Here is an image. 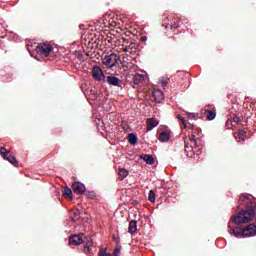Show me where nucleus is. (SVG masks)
Masks as SVG:
<instances>
[{
	"label": "nucleus",
	"mask_w": 256,
	"mask_h": 256,
	"mask_svg": "<svg viewBox=\"0 0 256 256\" xmlns=\"http://www.w3.org/2000/svg\"><path fill=\"white\" fill-rule=\"evenodd\" d=\"M253 199V195L251 194H241L239 198L240 208L243 203L246 204V210H242L239 212L234 219L230 220L228 223V232L230 235L235 236L237 239H241V237H255L256 236V226L255 224H250L245 228L241 226H233V225H241V223H249L253 217H256V203L251 202Z\"/></svg>",
	"instance_id": "1"
},
{
	"label": "nucleus",
	"mask_w": 256,
	"mask_h": 256,
	"mask_svg": "<svg viewBox=\"0 0 256 256\" xmlns=\"http://www.w3.org/2000/svg\"><path fill=\"white\" fill-rule=\"evenodd\" d=\"M51 51H53V46H51V44L42 43L36 47V55L34 56V53H31V55L37 59V61H41V59H46V57H49Z\"/></svg>",
	"instance_id": "2"
},
{
	"label": "nucleus",
	"mask_w": 256,
	"mask_h": 256,
	"mask_svg": "<svg viewBox=\"0 0 256 256\" xmlns=\"http://www.w3.org/2000/svg\"><path fill=\"white\" fill-rule=\"evenodd\" d=\"M191 151L195 155H201V153H203V148H197V137L195 135H192V138L189 139V141H185V152L187 153V157L191 155Z\"/></svg>",
	"instance_id": "3"
},
{
	"label": "nucleus",
	"mask_w": 256,
	"mask_h": 256,
	"mask_svg": "<svg viewBox=\"0 0 256 256\" xmlns=\"http://www.w3.org/2000/svg\"><path fill=\"white\" fill-rule=\"evenodd\" d=\"M120 59H121V56H119V54L111 53L109 55H106L102 59V63H103V65H106V67L111 69L112 67H115V65H117V63H119Z\"/></svg>",
	"instance_id": "4"
},
{
	"label": "nucleus",
	"mask_w": 256,
	"mask_h": 256,
	"mask_svg": "<svg viewBox=\"0 0 256 256\" xmlns=\"http://www.w3.org/2000/svg\"><path fill=\"white\" fill-rule=\"evenodd\" d=\"M0 155L3 157V159L11 163L12 165L17 164V159L15 158V156L11 155V152L7 151L5 147H1Z\"/></svg>",
	"instance_id": "5"
},
{
	"label": "nucleus",
	"mask_w": 256,
	"mask_h": 256,
	"mask_svg": "<svg viewBox=\"0 0 256 256\" xmlns=\"http://www.w3.org/2000/svg\"><path fill=\"white\" fill-rule=\"evenodd\" d=\"M204 115L208 121H213L215 117H217V112L215 110V106L209 105L204 108Z\"/></svg>",
	"instance_id": "6"
},
{
	"label": "nucleus",
	"mask_w": 256,
	"mask_h": 256,
	"mask_svg": "<svg viewBox=\"0 0 256 256\" xmlns=\"http://www.w3.org/2000/svg\"><path fill=\"white\" fill-rule=\"evenodd\" d=\"M92 77L95 81H105V74L99 66H94L92 69Z\"/></svg>",
	"instance_id": "7"
},
{
	"label": "nucleus",
	"mask_w": 256,
	"mask_h": 256,
	"mask_svg": "<svg viewBox=\"0 0 256 256\" xmlns=\"http://www.w3.org/2000/svg\"><path fill=\"white\" fill-rule=\"evenodd\" d=\"M106 81L110 87H118L120 89L123 87V82L116 76L110 75L107 77Z\"/></svg>",
	"instance_id": "8"
},
{
	"label": "nucleus",
	"mask_w": 256,
	"mask_h": 256,
	"mask_svg": "<svg viewBox=\"0 0 256 256\" xmlns=\"http://www.w3.org/2000/svg\"><path fill=\"white\" fill-rule=\"evenodd\" d=\"M72 189L76 195H83V193H85V191H87L85 184H83L81 182H74L72 184Z\"/></svg>",
	"instance_id": "9"
},
{
	"label": "nucleus",
	"mask_w": 256,
	"mask_h": 256,
	"mask_svg": "<svg viewBox=\"0 0 256 256\" xmlns=\"http://www.w3.org/2000/svg\"><path fill=\"white\" fill-rule=\"evenodd\" d=\"M83 237H85V234L79 233L76 235H73L69 238V245H81L83 243Z\"/></svg>",
	"instance_id": "10"
},
{
	"label": "nucleus",
	"mask_w": 256,
	"mask_h": 256,
	"mask_svg": "<svg viewBox=\"0 0 256 256\" xmlns=\"http://www.w3.org/2000/svg\"><path fill=\"white\" fill-rule=\"evenodd\" d=\"M146 125H147V131H153V129H155V127L159 125V121L155 118H149L146 121Z\"/></svg>",
	"instance_id": "11"
},
{
	"label": "nucleus",
	"mask_w": 256,
	"mask_h": 256,
	"mask_svg": "<svg viewBox=\"0 0 256 256\" xmlns=\"http://www.w3.org/2000/svg\"><path fill=\"white\" fill-rule=\"evenodd\" d=\"M140 159L145 161L147 165H153L155 163V158H153V155L151 154H142L140 155Z\"/></svg>",
	"instance_id": "12"
},
{
	"label": "nucleus",
	"mask_w": 256,
	"mask_h": 256,
	"mask_svg": "<svg viewBox=\"0 0 256 256\" xmlns=\"http://www.w3.org/2000/svg\"><path fill=\"white\" fill-rule=\"evenodd\" d=\"M158 139L161 143H167V141L171 139V133H169L168 131H164L160 133Z\"/></svg>",
	"instance_id": "13"
},
{
	"label": "nucleus",
	"mask_w": 256,
	"mask_h": 256,
	"mask_svg": "<svg viewBox=\"0 0 256 256\" xmlns=\"http://www.w3.org/2000/svg\"><path fill=\"white\" fill-rule=\"evenodd\" d=\"M154 99L157 103H161L165 99V94L161 90L154 91Z\"/></svg>",
	"instance_id": "14"
},
{
	"label": "nucleus",
	"mask_w": 256,
	"mask_h": 256,
	"mask_svg": "<svg viewBox=\"0 0 256 256\" xmlns=\"http://www.w3.org/2000/svg\"><path fill=\"white\" fill-rule=\"evenodd\" d=\"M145 80V76L143 74H135L133 77L134 85H140L142 81Z\"/></svg>",
	"instance_id": "15"
},
{
	"label": "nucleus",
	"mask_w": 256,
	"mask_h": 256,
	"mask_svg": "<svg viewBox=\"0 0 256 256\" xmlns=\"http://www.w3.org/2000/svg\"><path fill=\"white\" fill-rule=\"evenodd\" d=\"M135 231H137V221L132 220L129 223L128 233L132 235V233H135Z\"/></svg>",
	"instance_id": "16"
},
{
	"label": "nucleus",
	"mask_w": 256,
	"mask_h": 256,
	"mask_svg": "<svg viewBox=\"0 0 256 256\" xmlns=\"http://www.w3.org/2000/svg\"><path fill=\"white\" fill-rule=\"evenodd\" d=\"M137 141H138L137 134L130 133L128 135V142L130 143V145H137Z\"/></svg>",
	"instance_id": "17"
},
{
	"label": "nucleus",
	"mask_w": 256,
	"mask_h": 256,
	"mask_svg": "<svg viewBox=\"0 0 256 256\" xmlns=\"http://www.w3.org/2000/svg\"><path fill=\"white\" fill-rule=\"evenodd\" d=\"M135 49H137V44L130 43L128 46L125 47L124 51L126 53H133V51H135Z\"/></svg>",
	"instance_id": "18"
},
{
	"label": "nucleus",
	"mask_w": 256,
	"mask_h": 256,
	"mask_svg": "<svg viewBox=\"0 0 256 256\" xmlns=\"http://www.w3.org/2000/svg\"><path fill=\"white\" fill-rule=\"evenodd\" d=\"M158 85H161V87H167V85H169V78L165 77V76H162L159 79Z\"/></svg>",
	"instance_id": "19"
},
{
	"label": "nucleus",
	"mask_w": 256,
	"mask_h": 256,
	"mask_svg": "<svg viewBox=\"0 0 256 256\" xmlns=\"http://www.w3.org/2000/svg\"><path fill=\"white\" fill-rule=\"evenodd\" d=\"M118 175H119L121 181H123V179H125V177H127V175H129V171H127L125 168H121L118 170Z\"/></svg>",
	"instance_id": "20"
},
{
	"label": "nucleus",
	"mask_w": 256,
	"mask_h": 256,
	"mask_svg": "<svg viewBox=\"0 0 256 256\" xmlns=\"http://www.w3.org/2000/svg\"><path fill=\"white\" fill-rule=\"evenodd\" d=\"M88 99L91 101H99V99H101V95L97 94L95 90H91V95Z\"/></svg>",
	"instance_id": "21"
},
{
	"label": "nucleus",
	"mask_w": 256,
	"mask_h": 256,
	"mask_svg": "<svg viewBox=\"0 0 256 256\" xmlns=\"http://www.w3.org/2000/svg\"><path fill=\"white\" fill-rule=\"evenodd\" d=\"M229 123H234L233 126L238 125L239 123H241V118H239V116H235L233 118V121L227 120L226 125H229Z\"/></svg>",
	"instance_id": "22"
},
{
	"label": "nucleus",
	"mask_w": 256,
	"mask_h": 256,
	"mask_svg": "<svg viewBox=\"0 0 256 256\" xmlns=\"http://www.w3.org/2000/svg\"><path fill=\"white\" fill-rule=\"evenodd\" d=\"M176 119H178V121H180L182 127H187V122L185 121V117H183L181 114H178L176 116Z\"/></svg>",
	"instance_id": "23"
},
{
	"label": "nucleus",
	"mask_w": 256,
	"mask_h": 256,
	"mask_svg": "<svg viewBox=\"0 0 256 256\" xmlns=\"http://www.w3.org/2000/svg\"><path fill=\"white\" fill-rule=\"evenodd\" d=\"M64 195L66 197H69V199H71L73 197V190H71V188H69V187H65L64 188Z\"/></svg>",
	"instance_id": "24"
},
{
	"label": "nucleus",
	"mask_w": 256,
	"mask_h": 256,
	"mask_svg": "<svg viewBox=\"0 0 256 256\" xmlns=\"http://www.w3.org/2000/svg\"><path fill=\"white\" fill-rule=\"evenodd\" d=\"M148 200L150 201V203H155L156 197L155 192L153 190L149 191Z\"/></svg>",
	"instance_id": "25"
},
{
	"label": "nucleus",
	"mask_w": 256,
	"mask_h": 256,
	"mask_svg": "<svg viewBox=\"0 0 256 256\" xmlns=\"http://www.w3.org/2000/svg\"><path fill=\"white\" fill-rule=\"evenodd\" d=\"M86 240L88 241V243L84 247V252L86 254H89V253H91V246L89 245V243H91V242H89V241H91V238L87 237Z\"/></svg>",
	"instance_id": "26"
},
{
	"label": "nucleus",
	"mask_w": 256,
	"mask_h": 256,
	"mask_svg": "<svg viewBox=\"0 0 256 256\" xmlns=\"http://www.w3.org/2000/svg\"><path fill=\"white\" fill-rule=\"evenodd\" d=\"M98 256H113V254L107 253V250H105V248H101L98 252Z\"/></svg>",
	"instance_id": "27"
},
{
	"label": "nucleus",
	"mask_w": 256,
	"mask_h": 256,
	"mask_svg": "<svg viewBox=\"0 0 256 256\" xmlns=\"http://www.w3.org/2000/svg\"><path fill=\"white\" fill-rule=\"evenodd\" d=\"M247 134V132H245V130H240L238 132V139H240L241 141H245V135Z\"/></svg>",
	"instance_id": "28"
},
{
	"label": "nucleus",
	"mask_w": 256,
	"mask_h": 256,
	"mask_svg": "<svg viewBox=\"0 0 256 256\" xmlns=\"http://www.w3.org/2000/svg\"><path fill=\"white\" fill-rule=\"evenodd\" d=\"M121 255V246H117L114 251H113V254L112 256H119Z\"/></svg>",
	"instance_id": "29"
},
{
	"label": "nucleus",
	"mask_w": 256,
	"mask_h": 256,
	"mask_svg": "<svg viewBox=\"0 0 256 256\" xmlns=\"http://www.w3.org/2000/svg\"><path fill=\"white\" fill-rule=\"evenodd\" d=\"M76 57L80 61H85V56L81 52H76Z\"/></svg>",
	"instance_id": "30"
},
{
	"label": "nucleus",
	"mask_w": 256,
	"mask_h": 256,
	"mask_svg": "<svg viewBox=\"0 0 256 256\" xmlns=\"http://www.w3.org/2000/svg\"><path fill=\"white\" fill-rule=\"evenodd\" d=\"M95 121H96L97 127H103V120L98 119V121L97 120H95Z\"/></svg>",
	"instance_id": "31"
},
{
	"label": "nucleus",
	"mask_w": 256,
	"mask_h": 256,
	"mask_svg": "<svg viewBox=\"0 0 256 256\" xmlns=\"http://www.w3.org/2000/svg\"><path fill=\"white\" fill-rule=\"evenodd\" d=\"M171 29H179V24L177 23L172 24Z\"/></svg>",
	"instance_id": "32"
},
{
	"label": "nucleus",
	"mask_w": 256,
	"mask_h": 256,
	"mask_svg": "<svg viewBox=\"0 0 256 256\" xmlns=\"http://www.w3.org/2000/svg\"><path fill=\"white\" fill-rule=\"evenodd\" d=\"M188 115H189L190 119H195V114L194 113H188Z\"/></svg>",
	"instance_id": "33"
},
{
	"label": "nucleus",
	"mask_w": 256,
	"mask_h": 256,
	"mask_svg": "<svg viewBox=\"0 0 256 256\" xmlns=\"http://www.w3.org/2000/svg\"><path fill=\"white\" fill-rule=\"evenodd\" d=\"M142 41L143 42L147 41V36L142 37Z\"/></svg>",
	"instance_id": "34"
}]
</instances>
